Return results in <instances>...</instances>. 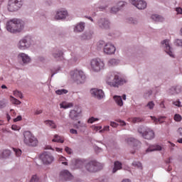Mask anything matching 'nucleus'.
Returning a JSON list of instances; mask_svg holds the SVG:
<instances>
[{"mask_svg": "<svg viewBox=\"0 0 182 182\" xmlns=\"http://www.w3.org/2000/svg\"><path fill=\"white\" fill-rule=\"evenodd\" d=\"M25 28V22L19 18H11L6 23V28L10 33H21Z\"/></svg>", "mask_w": 182, "mask_h": 182, "instance_id": "1", "label": "nucleus"}, {"mask_svg": "<svg viewBox=\"0 0 182 182\" xmlns=\"http://www.w3.org/2000/svg\"><path fill=\"white\" fill-rule=\"evenodd\" d=\"M106 82L107 85L112 87H119L122 85L126 83V80L124 79L119 78V74L116 72H110L107 74Z\"/></svg>", "mask_w": 182, "mask_h": 182, "instance_id": "2", "label": "nucleus"}, {"mask_svg": "<svg viewBox=\"0 0 182 182\" xmlns=\"http://www.w3.org/2000/svg\"><path fill=\"white\" fill-rule=\"evenodd\" d=\"M23 143L26 146H28L29 147H36L38 146V139L35 137V135L29 132L26 131L23 133Z\"/></svg>", "mask_w": 182, "mask_h": 182, "instance_id": "3", "label": "nucleus"}, {"mask_svg": "<svg viewBox=\"0 0 182 182\" xmlns=\"http://www.w3.org/2000/svg\"><path fill=\"white\" fill-rule=\"evenodd\" d=\"M71 79L77 85H82L86 80V75L82 70H75L70 72Z\"/></svg>", "mask_w": 182, "mask_h": 182, "instance_id": "4", "label": "nucleus"}, {"mask_svg": "<svg viewBox=\"0 0 182 182\" xmlns=\"http://www.w3.org/2000/svg\"><path fill=\"white\" fill-rule=\"evenodd\" d=\"M90 66L92 72H100L105 70V61L100 58H94L90 60Z\"/></svg>", "mask_w": 182, "mask_h": 182, "instance_id": "5", "label": "nucleus"}, {"mask_svg": "<svg viewBox=\"0 0 182 182\" xmlns=\"http://www.w3.org/2000/svg\"><path fill=\"white\" fill-rule=\"evenodd\" d=\"M138 133L146 140H153L154 138V131L149 127H139L138 128Z\"/></svg>", "mask_w": 182, "mask_h": 182, "instance_id": "6", "label": "nucleus"}, {"mask_svg": "<svg viewBox=\"0 0 182 182\" xmlns=\"http://www.w3.org/2000/svg\"><path fill=\"white\" fill-rule=\"evenodd\" d=\"M32 43H33L32 38L27 36L19 41L17 46L20 50H26V49H29V48L32 46Z\"/></svg>", "mask_w": 182, "mask_h": 182, "instance_id": "7", "label": "nucleus"}, {"mask_svg": "<svg viewBox=\"0 0 182 182\" xmlns=\"http://www.w3.org/2000/svg\"><path fill=\"white\" fill-rule=\"evenodd\" d=\"M85 168L90 173H96V171H99V170L103 168V164L96 161H91L85 165Z\"/></svg>", "mask_w": 182, "mask_h": 182, "instance_id": "8", "label": "nucleus"}, {"mask_svg": "<svg viewBox=\"0 0 182 182\" xmlns=\"http://www.w3.org/2000/svg\"><path fill=\"white\" fill-rule=\"evenodd\" d=\"M23 0H9L7 9L9 12H16L22 8Z\"/></svg>", "mask_w": 182, "mask_h": 182, "instance_id": "9", "label": "nucleus"}, {"mask_svg": "<svg viewBox=\"0 0 182 182\" xmlns=\"http://www.w3.org/2000/svg\"><path fill=\"white\" fill-rule=\"evenodd\" d=\"M17 60L21 66H26V65H29L32 62V58L25 53H20L17 55Z\"/></svg>", "mask_w": 182, "mask_h": 182, "instance_id": "10", "label": "nucleus"}, {"mask_svg": "<svg viewBox=\"0 0 182 182\" xmlns=\"http://www.w3.org/2000/svg\"><path fill=\"white\" fill-rule=\"evenodd\" d=\"M161 45L167 55H168L171 58H174V51H173V48H171L170 46V40L165 39L162 41L161 42Z\"/></svg>", "mask_w": 182, "mask_h": 182, "instance_id": "11", "label": "nucleus"}, {"mask_svg": "<svg viewBox=\"0 0 182 182\" xmlns=\"http://www.w3.org/2000/svg\"><path fill=\"white\" fill-rule=\"evenodd\" d=\"M40 159L43 164L46 166H49V164H52L55 161V157L52 156V154L49 152H43L41 156Z\"/></svg>", "mask_w": 182, "mask_h": 182, "instance_id": "12", "label": "nucleus"}, {"mask_svg": "<svg viewBox=\"0 0 182 182\" xmlns=\"http://www.w3.org/2000/svg\"><path fill=\"white\" fill-rule=\"evenodd\" d=\"M80 116H82V108L79 107H75L73 109H71L68 114V117L70 119V120H73V122L77 120V119H79Z\"/></svg>", "mask_w": 182, "mask_h": 182, "instance_id": "13", "label": "nucleus"}, {"mask_svg": "<svg viewBox=\"0 0 182 182\" xmlns=\"http://www.w3.org/2000/svg\"><path fill=\"white\" fill-rule=\"evenodd\" d=\"M129 2L137 9H146L147 7V3L143 0H129Z\"/></svg>", "mask_w": 182, "mask_h": 182, "instance_id": "14", "label": "nucleus"}, {"mask_svg": "<svg viewBox=\"0 0 182 182\" xmlns=\"http://www.w3.org/2000/svg\"><path fill=\"white\" fill-rule=\"evenodd\" d=\"M91 95L95 97V99H98V100H102L105 97V92L102 90H100L97 88H93L91 90Z\"/></svg>", "mask_w": 182, "mask_h": 182, "instance_id": "15", "label": "nucleus"}, {"mask_svg": "<svg viewBox=\"0 0 182 182\" xmlns=\"http://www.w3.org/2000/svg\"><path fill=\"white\" fill-rule=\"evenodd\" d=\"M68 15V11L65 9H59L55 12V19H56V21L66 19Z\"/></svg>", "mask_w": 182, "mask_h": 182, "instance_id": "16", "label": "nucleus"}, {"mask_svg": "<svg viewBox=\"0 0 182 182\" xmlns=\"http://www.w3.org/2000/svg\"><path fill=\"white\" fill-rule=\"evenodd\" d=\"M116 52V47L110 43H106L104 48V53L105 55H114Z\"/></svg>", "mask_w": 182, "mask_h": 182, "instance_id": "17", "label": "nucleus"}, {"mask_svg": "<svg viewBox=\"0 0 182 182\" xmlns=\"http://www.w3.org/2000/svg\"><path fill=\"white\" fill-rule=\"evenodd\" d=\"M98 26L100 29H109L110 28V21L106 18H100L98 21Z\"/></svg>", "mask_w": 182, "mask_h": 182, "instance_id": "18", "label": "nucleus"}, {"mask_svg": "<svg viewBox=\"0 0 182 182\" xmlns=\"http://www.w3.org/2000/svg\"><path fill=\"white\" fill-rule=\"evenodd\" d=\"M73 178L72 173L66 169L61 171L60 173V178L61 180H72Z\"/></svg>", "mask_w": 182, "mask_h": 182, "instance_id": "19", "label": "nucleus"}, {"mask_svg": "<svg viewBox=\"0 0 182 182\" xmlns=\"http://www.w3.org/2000/svg\"><path fill=\"white\" fill-rule=\"evenodd\" d=\"M52 56L55 60H62L63 58V51L60 49L53 50L52 52Z\"/></svg>", "mask_w": 182, "mask_h": 182, "instance_id": "20", "label": "nucleus"}, {"mask_svg": "<svg viewBox=\"0 0 182 182\" xmlns=\"http://www.w3.org/2000/svg\"><path fill=\"white\" fill-rule=\"evenodd\" d=\"M167 92L168 95H178V93H181V86H173L171 88H169Z\"/></svg>", "mask_w": 182, "mask_h": 182, "instance_id": "21", "label": "nucleus"}, {"mask_svg": "<svg viewBox=\"0 0 182 182\" xmlns=\"http://www.w3.org/2000/svg\"><path fill=\"white\" fill-rule=\"evenodd\" d=\"M125 141L126 143H127V144H129L130 146H134V147L140 146V144H141L140 141H139V140L133 137L125 139Z\"/></svg>", "mask_w": 182, "mask_h": 182, "instance_id": "22", "label": "nucleus"}, {"mask_svg": "<svg viewBox=\"0 0 182 182\" xmlns=\"http://www.w3.org/2000/svg\"><path fill=\"white\" fill-rule=\"evenodd\" d=\"M85 23L80 22L75 26L74 27V32L75 33H80V32H83L85 31Z\"/></svg>", "mask_w": 182, "mask_h": 182, "instance_id": "23", "label": "nucleus"}, {"mask_svg": "<svg viewBox=\"0 0 182 182\" xmlns=\"http://www.w3.org/2000/svg\"><path fill=\"white\" fill-rule=\"evenodd\" d=\"M72 166H73L74 168H82L83 167V161L80 159H73Z\"/></svg>", "mask_w": 182, "mask_h": 182, "instance_id": "24", "label": "nucleus"}, {"mask_svg": "<svg viewBox=\"0 0 182 182\" xmlns=\"http://www.w3.org/2000/svg\"><path fill=\"white\" fill-rule=\"evenodd\" d=\"M163 148L160 145H152L150 146L146 150V153H150V151H161Z\"/></svg>", "mask_w": 182, "mask_h": 182, "instance_id": "25", "label": "nucleus"}, {"mask_svg": "<svg viewBox=\"0 0 182 182\" xmlns=\"http://www.w3.org/2000/svg\"><path fill=\"white\" fill-rule=\"evenodd\" d=\"M113 100H114L116 105L119 106V107H123V99L122 98V96L119 95H114Z\"/></svg>", "mask_w": 182, "mask_h": 182, "instance_id": "26", "label": "nucleus"}, {"mask_svg": "<svg viewBox=\"0 0 182 182\" xmlns=\"http://www.w3.org/2000/svg\"><path fill=\"white\" fill-rule=\"evenodd\" d=\"M127 23H129V25H133L134 26L139 25V19L137 18L129 17L127 18Z\"/></svg>", "mask_w": 182, "mask_h": 182, "instance_id": "27", "label": "nucleus"}, {"mask_svg": "<svg viewBox=\"0 0 182 182\" xmlns=\"http://www.w3.org/2000/svg\"><path fill=\"white\" fill-rule=\"evenodd\" d=\"M120 63V60L116 58H111L108 60L107 65L110 67L112 66H117Z\"/></svg>", "mask_w": 182, "mask_h": 182, "instance_id": "28", "label": "nucleus"}, {"mask_svg": "<svg viewBox=\"0 0 182 182\" xmlns=\"http://www.w3.org/2000/svg\"><path fill=\"white\" fill-rule=\"evenodd\" d=\"M151 19L154 21L155 22H164V17L158 15V14H154L151 16Z\"/></svg>", "mask_w": 182, "mask_h": 182, "instance_id": "29", "label": "nucleus"}, {"mask_svg": "<svg viewBox=\"0 0 182 182\" xmlns=\"http://www.w3.org/2000/svg\"><path fill=\"white\" fill-rule=\"evenodd\" d=\"M46 126H48L50 129H56L58 127V125H56V123H55V121L53 120H46L44 122Z\"/></svg>", "mask_w": 182, "mask_h": 182, "instance_id": "30", "label": "nucleus"}, {"mask_svg": "<svg viewBox=\"0 0 182 182\" xmlns=\"http://www.w3.org/2000/svg\"><path fill=\"white\" fill-rule=\"evenodd\" d=\"M92 35H93V33H92L91 31H87L81 36V39H82L83 41H86L87 39H92Z\"/></svg>", "mask_w": 182, "mask_h": 182, "instance_id": "31", "label": "nucleus"}, {"mask_svg": "<svg viewBox=\"0 0 182 182\" xmlns=\"http://www.w3.org/2000/svg\"><path fill=\"white\" fill-rule=\"evenodd\" d=\"M118 170H122V163L119 161H115L114 164V168L112 169V173H114Z\"/></svg>", "mask_w": 182, "mask_h": 182, "instance_id": "32", "label": "nucleus"}, {"mask_svg": "<svg viewBox=\"0 0 182 182\" xmlns=\"http://www.w3.org/2000/svg\"><path fill=\"white\" fill-rule=\"evenodd\" d=\"M151 119L154 121V123H155V124H159H159H161V123L164 122V121L161 120V119H164V117L156 118V117L151 116Z\"/></svg>", "mask_w": 182, "mask_h": 182, "instance_id": "33", "label": "nucleus"}, {"mask_svg": "<svg viewBox=\"0 0 182 182\" xmlns=\"http://www.w3.org/2000/svg\"><path fill=\"white\" fill-rule=\"evenodd\" d=\"M74 127H75V129H85L87 127V125L82 121H78L77 124H74Z\"/></svg>", "mask_w": 182, "mask_h": 182, "instance_id": "34", "label": "nucleus"}, {"mask_svg": "<svg viewBox=\"0 0 182 182\" xmlns=\"http://www.w3.org/2000/svg\"><path fill=\"white\" fill-rule=\"evenodd\" d=\"M52 141H53L54 143H64L65 140H63L62 137L60 136L59 135L55 134Z\"/></svg>", "mask_w": 182, "mask_h": 182, "instance_id": "35", "label": "nucleus"}, {"mask_svg": "<svg viewBox=\"0 0 182 182\" xmlns=\"http://www.w3.org/2000/svg\"><path fill=\"white\" fill-rule=\"evenodd\" d=\"M105 46H106V43H105V41H99L97 43V50H102V49H103V50H105Z\"/></svg>", "mask_w": 182, "mask_h": 182, "instance_id": "36", "label": "nucleus"}, {"mask_svg": "<svg viewBox=\"0 0 182 182\" xmlns=\"http://www.w3.org/2000/svg\"><path fill=\"white\" fill-rule=\"evenodd\" d=\"M79 58L75 53H71V58L70 59V63H76Z\"/></svg>", "mask_w": 182, "mask_h": 182, "instance_id": "37", "label": "nucleus"}, {"mask_svg": "<svg viewBox=\"0 0 182 182\" xmlns=\"http://www.w3.org/2000/svg\"><path fill=\"white\" fill-rule=\"evenodd\" d=\"M9 156H11L10 150L6 149L1 153V157H3V159H8Z\"/></svg>", "mask_w": 182, "mask_h": 182, "instance_id": "38", "label": "nucleus"}, {"mask_svg": "<svg viewBox=\"0 0 182 182\" xmlns=\"http://www.w3.org/2000/svg\"><path fill=\"white\" fill-rule=\"evenodd\" d=\"M8 105V100L6 99H3L0 100V109H5Z\"/></svg>", "mask_w": 182, "mask_h": 182, "instance_id": "39", "label": "nucleus"}, {"mask_svg": "<svg viewBox=\"0 0 182 182\" xmlns=\"http://www.w3.org/2000/svg\"><path fill=\"white\" fill-rule=\"evenodd\" d=\"M55 93H56V95H66V94L69 93V91L66 89H60V90H57L55 91Z\"/></svg>", "mask_w": 182, "mask_h": 182, "instance_id": "40", "label": "nucleus"}, {"mask_svg": "<svg viewBox=\"0 0 182 182\" xmlns=\"http://www.w3.org/2000/svg\"><path fill=\"white\" fill-rule=\"evenodd\" d=\"M10 102H11V103L13 105H21V101H19L18 99L14 97L12 95L10 96Z\"/></svg>", "mask_w": 182, "mask_h": 182, "instance_id": "41", "label": "nucleus"}, {"mask_svg": "<svg viewBox=\"0 0 182 182\" xmlns=\"http://www.w3.org/2000/svg\"><path fill=\"white\" fill-rule=\"evenodd\" d=\"M132 166L133 167H136V168H139V170H143V165H141V163L139 161H134Z\"/></svg>", "mask_w": 182, "mask_h": 182, "instance_id": "42", "label": "nucleus"}, {"mask_svg": "<svg viewBox=\"0 0 182 182\" xmlns=\"http://www.w3.org/2000/svg\"><path fill=\"white\" fill-rule=\"evenodd\" d=\"M60 109H69V107H72V105L66 102H62L60 104Z\"/></svg>", "mask_w": 182, "mask_h": 182, "instance_id": "43", "label": "nucleus"}, {"mask_svg": "<svg viewBox=\"0 0 182 182\" xmlns=\"http://www.w3.org/2000/svg\"><path fill=\"white\" fill-rule=\"evenodd\" d=\"M154 106H155L154 102L151 101L147 103V105H146V107L149 109V110H153V109H154Z\"/></svg>", "mask_w": 182, "mask_h": 182, "instance_id": "44", "label": "nucleus"}, {"mask_svg": "<svg viewBox=\"0 0 182 182\" xmlns=\"http://www.w3.org/2000/svg\"><path fill=\"white\" fill-rule=\"evenodd\" d=\"M14 95L16 97H20V99L23 98V95H22V92H21V91L15 90L14 91Z\"/></svg>", "mask_w": 182, "mask_h": 182, "instance_id": "45", "label": "nucleus"}, {"mask_svg": "<svg viewBox=\"0 0 182 182\" xmlns=\"http://www.w3.org/2000/svg\"><path fill=\"white\" fill-rule=\"evenodd\" d=\"M172 105H173V106H176V107H182L181 102L180 101V100L173 101L172 102Z\"/></svg>", "mask_w": 182, "mask_h": 182, "instance_id": "46", "label": "nucleus"}, {"mask_svg": "<svg viewBox=\"0 0 182 182\" xmlns=\"http://www.w3.org/2000/svg\"><path fill=\"white\" fill-rule=\"evenodd\" d=\"M132 123H140V122H143V119L141 117H133L132 118Z\"/></svg>", "mask_w": 182, "mask_h": 182, "instance_id": "47", "label": "nucleus"}, {"mask_svg": "<svg viewBox=\"0 0 182 182\" xmlns=\"http://www.w3.org/2000/svg\"><path fill=\"white\" fill-rule=\"evenodd\" d=\"M30 182H39V176L38 175H33Z\"/></svg>", "mask_w": 182, "mask_h": 182, "instance_id": "48", "label": "nucleus"}, {"mask_svg": "<svg viewBox=\"0 0 182 182\" xmlns=\"http://www.w3.org/2000/svg\"><path fill=\"white\" fill-rule=\"evenodd\" d=\"M13 150H14L16 157H20V156L22 154V151H21V149L13 148Z\"/></svg>", "mask_w": 182, "mask_h": 182, "instance_id": "49", "label": "nucleus"}, {"mask_svg": "<svg viewBox=\"0 0 182 182\" xmlns=\"http://www.w3.org/2000/svg\"><path fill=\"white\" fill-rule=\"evenodd\" d=\"M58 160L62 162V164H64V166H68V161H66V158L64 156H60Z\"/></svg>", "mask_w": 182, "mask_h": 182, "instance_id": "50", "label": "nucleus"}, {"mask_svg": "<svg viewBox=\"0 0 182 182\" xmlns=\"http://www.w3.org/2000/svg\"><path fill=\"white\" fill-rule=\"evenodd\" d=\"M119 11H120V8L117 7V6H114L111 9L112 14H117V12H119Z\"/></svg>", "mask_w": 182, "mask_h": 182, "instance_id": "51", "label": "nucleus"}, {"mask_svg": "<svg viewBox=\"0 0 182 182\" xmlns=\"http://www.w3.org/2000/svg\"><path fill=\"white\" fill-rule=\"evenodd\" d=\"M95 122H99V119L92 117L87 121V122L90 124L95 123Z\"/></svg>", "mask_w": 182, "mask_h": 182, "instance_id": "52", "label": "nucleus"}, {"mask_svg": "<svg viewBox=\"0 0 182 182\" xmlns=\"http://www.w3.org/2000/svg\"><path fill=\"white\" fill-rule=\"evenodd\" d=\"M174 120L176 122H181V115H180L178 114H176L174 115Z\"/></svg>", "mask_w": 182, "mask_h": 182, "instance_id": "53", "label": "nucleus"}, {"mask_svg": "<svg viewBox=\"0 0 182 182\" xmlns=\"http://www.w3.org/2000/svg\"><path fill=\"white\" fill-rule=\"evenodd\" d=\"M124 5H126V3H125L124 1H119V2L117 4V8H120V9H122V8H123V6H124Z\"/></svg>", "mask_w": 182, "mask_h": 182, "instance_id": "54", "label": "nucleus"}, {"mask_svg": "<svg viewBox=\"0 0 182 182\" xmlns=\"http://www.w3.org/2000/svg\"><path fill=\"white\" fill-rule=\"evenodd\" d=\"M109 130H110V127L105 126L102 129L100 130V133H103V132H109Z\"/></svg>", "mask_w": 182, "mask_h": 182, "instance_id": "55", "label": "nucleus"}, {"mask_svg": "<svg viewBox=\"0 0 182 182\" xmlns=\"http://www.w3.org/2000/svg\"><path fill=\"white\" fill-rule=\"evenodd\" d=\"M153 92L151 90H149L147 91L145 94L144 96L146 97V99H147V97H150V96H151Z\"/></svg>", "mask_w": 182, "mask_h": 182, "instance_id": "56", "label": "nucleus"}, {"mask_svg": "<svg viewBox=\"0 0 182 182\" xmlns=\"http://www.w3.org/2000/svg\"><path fill=\"white\" fill-rule=\"evenodd\" d=\"M116 122L119 123L120 126H126V122L122 119H116Z\"/></svg>", "mask_w": 182, "mask_h": 182, "instance_id": "57", "label": "nucleus"}, {"mask_svg": "<svg viewBox=\"0 0 182 182\" xmlns=\"http://www.w3.org/2000/svg\"><path fill=\"white\" fill-rule=\"evenodd\" d=\"M65 150L68 154H72V149L69 148L68 146H65Z\"/></svg>", "mask_w": 182, "mask_h": 182, "instance_id": "58", "label": "nucleus"}, {"mask_svg": "<svg viewBox=\"0 0 182 182\" xmlns=\"http://www.w3.org/2000/svg\"><path fill=\"white\" fill-rule=\"evenodd\" d=\"M70 133H71V134H77V130H76L75 129H70Z\"/></svg>", "mask_w": 182, "mask_h": 182, "instance_id": "59", "label": "nucleus"}, {"mask_svg": "<svg viewBox=\"0 0 182 182\" xmlns=\"http://www.w3.org/2000/svg\"><path fill=\"white\" fill-rule=\"evenodd\" d=\"M176 11L177 14H179L180 15H182V9L181 7H177L176 9Z\"/></svg>", "mask_w": 182, "mask_h": 182, "instance_id": "60", "label": "nucleus"}, {"mask_svg": "<svg viewBox=\"0 0 182 182\" xmlns=\"http://www.w3.org/2000/svg\"><path fill=\"white\" fill-rule=\"evenodd\" d=\"M110 126H112V127H117L119 126V124H117L114 122H110Z\"/></svg>", "mask_w": 182, "mask_h": 182, "instance_id": "61", "label": "nucleus"}, {"mask_svg": "<svg viewBox=\"0 0 182 182\" xmlns=\"http://www.w3.org/2000/svg\"><path fill=\"white\" fill-rule=\"evenodd\" d=\"M92 128L94 129V130H95V132H99V130H102V126H100V127L94 126L92 127Z\"/></svg>", "mask_w": 182, "mask_h": 182, "instance_id": "62", "label": "nucleus"}, {"mask_svg": "<svg viewBox=\"0 0 182 182\" xmlns=\"http://www.w3.org/2000/svg\"><path fill=\"white\" fill-rule=\"evenodd\" d=\"M22 120V116L19 115L14 119V122H21Z\"/></svg>", "mask_w": 182, "mask_h": 182, "instance_id": "63", "label": "nucleus"}, {"mask_svg": "<svg viewBox=\"0 0 182 182\" xmlns=\"http://www.w3.org/2000/svg\"><path fill=\"white\" fill-rule=\"evenodd\" d=\"M42 112H43L42 109H36V110L34 112V114H36V115L41 114Z\"/></svg>", "mask_w": 182, "mask_h": 182, "instance_id": "64", "label": "nucleus"}]
</instances>
